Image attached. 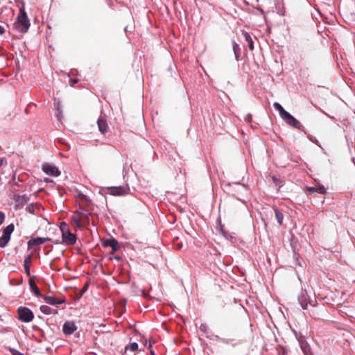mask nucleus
Listing matches in <instances>:
<instances>
[{"instance_id": "412c9836", "label": "nucleus", "mask_w": 355, "mask_h": 355, "mask_svg": "<svg viewBox=\"0 0 355 355\" xmlns=\"http://www.w3.org/2000/svg\"><path fill=\"white\" fill-rule=\"evenodd\" d=\"M243 35L245 40L248 44L249 49L251 51L254 50V42H253L250 35L248 32H243Z\"/></svg>"}, {"instance_id": "7c9ffc66", "label": "nucleus", "mask_w": 355, "mask_h": 355, "mask_svg": "<svg viewBox=\"0 0 355 355\" xmlns=\"http://www.w3.org/2000/svg\"><path fill=\"white\" fill-rule=\"evenodd\" d=\"M216 338L222 343L224 344H231L233 341L232 339H226V338H220L218 336H216Z\"/></svg>"}, {"instance_id": "ea45409f", "label": "nucleus", "mask_w": 355, "mask_h": 355, "mask_svg": "<svg viewBox=\"0 0 355 355\" xmlns=\"http://www.w3.org/2000/svg\"><path fill=\"white\" fill-rule=\"evenodd\" d=\"M272 180H273V182L276 184V185H279V180L275 177H272Z\"/></svg>"}, {"instance_id": "1a4fd4ad", "label": "nucleus", "mask_w": 355, "mask_h": 355, "mask_svg": "<svg viewBox=\"0 0 355 355\" xmlns=\"http://www.w3.org/2000/svg\"><path fill=\"white\" fill-rule=\"evenodd\" d=\"M102 245L103 247H110L112 248V254L117 252L120 248L119 243L114 238L103 240Z\"/></svg>"}, {"instance_id": "c9c22d12", "label": "nucleus", "mask_w": 355, "mask_h": 355, "mask_svg": "<svg viewBox=\"0 0 355 355\" xmlns=\"http://www.w3.org/2000/svg\"><path fill=\"white\" fill-rule=\"evenodd\" d=\"M5 219V214L2 211H0V225L3 223Z\"/></svg>"}, {"instance_id": "e433bc0d", "label": "nucleus", "mask_w": 355, "mask_h": 355, "mask_svg": "<svg viewBox=\"0 0 355 355\" xmlns=\"http://www.w3.org/2000/svg\"><path fill=\"white\" fill-rule=\"evenodd\" d=\"M60 110H62V105H61V103L60 102H58L55 104V112H59Z\"/></svg>"}, {"instance_id": "a19ab883", "label": "nucleus", "mask_w": 355, "mask_h": 355, "mask_svg": "<svg viewBox=\"0 0 355 355\" xmlns=\"http://www.w3.org/2000/svg\"><path fill=\"white\" fill-rule=\"evenodd\" d=\"M5 33V29L3 27L0 26V35H3Z\"/></svg>"}, {"instance_id": "aec40b11", "label": "nucleus", "mask_w": 355, "mask_h": 355, "mask_svg": "<svg viewBox=\"0 0 355 355\" xmlns=\"http://www.w3.org/2000/svg\"><path fill=\"white\" fill-rule=\"evenodd\" d=\"M232 186H236V187H239L240 188H241L242 189L245 190V187L244 184L240 183V182H232V183H225L224 185H223V189L225 191H226L227 192H230L231 190H230V188L232 187Z\"/></svg>"}, {"instance_id": "58836bf2", "label": "nucleus", "mask_w": 355, "mask_h": 355, "mask_svg": "<svg viewBox=\"0 0 355 355\" xmlns=\"http://www.w3.org/2000/svg\"><path fill=\"white\" fill-rule=\"evenodd\" d=\"M245 120L247 122H248V123L251 122V121H252V115L250 114H248L246 115V116L245 117Z\"/></svg>"}, {"instance_id": "a18cd8bd", "label": "nucleus", "mask_w": 355, "mask_h": 355, "mask_svg": "<svg viewBox=\"0 0 355 355\" xmlns=\"http://www.w3.org/2000/svg\"><path fill=\"white\" fill-rule=\"evenodd\" d=\"M150 355H155V352L153 350H150Z\"/></svg>"}, {"instance_id": "473e14b6", "label": "nucleus", "mask_w": 355, "mask_h": 355, "mask_svg": "<svg viewBox=\"0 0 355 355\" xmlns=\"http://www.w3.org/2000/svg\"><path fill=\"white\" fill-rule=\"evenodd\" d=\"M8 164V162H7V160L6 158L4 157H2V158H0V168L3 166H7Z\"/></svg>"}, {"instance_id": "6e6552de", "label": "nucleus", "mask_w": 355, "mask_h": 355, "mask_svg": "<svg viewBox=\"0 0 355 355\" xmlns=\"http://www.w3.org/2000/svg\"><path fill=\"white\" fill-rule=\"evenodd\" d=\"M297 300L301 307L304 310L308 308L309 304H311V302L306 290H301V292L297 297Z\"/></svg>"}, {"instance_id": "f257e3e1", "label": "nucleus", "mask_w": 355, "mask_h": 355, "mask_svg": "<svg viewBox=\"0 0 355 355\" xmlns=\"http://www.w3.org/2000/svg\"><path fill=\"white\" fill-rule=\"evenodd\" d=\"M30 21L24 8H21L16 21L13 24L14 28L21 33H26L30 27Z\"/></svg>"}, {"instance_id": "b1692460", "label": "nucleus", "mask_w": 355, "mask_h": 355, "mask_svg": "<svg viewBox=\"0 0 355 355\" xmlns=\"http://www.w3.org/2000/svg\"><path fill=\"white\" fill-rule=\"evenodd\" d=\"M275 218L279 225H282L283 219H284V215L277 208H275Z\"/></svg>"}, {"instance_id": "423d86ee", "label": "nucleus", "mask_w": 355, "mask_h": 355, "mask_svg": "<svg viewBox=\"0 0 355 355\" xmlns=\"http://www.w3.org/2000/svg\"><path fill=\"white\" fill-rule=\"evenodd\" d=\"M15 230V226L12 223L7 225L3 230V234L1 236H0V248H4L8 243L10 236Z\"/></svg>"}, {"instance_id": "37998d69", "label": "nucleus", "mask_w": 355, "mask_h": 355, "mask_svg": "<svg viewBox=\"0 0 355 355\" xmlns=\"http://www.w3.org/2000/svg\"><path fill=\"white\" fill-rule=\"evenodd\" d=\"M73 83L75 84V83H78V80L77 79H74L72 80Z\"/></svg>"}, {"instance_id": "c85d7f7f", "label": "nucleus", "mask_w": 355, "mask_h": 355, "mask_svg": "<svg viewBox=\"0 0 355 355\" xmlns=\"http://www.w3.org/2000/svg\"><path fill=\"white\" fill-rule=\"evenodd\" d=\"M307 137L311 142L315 144L317 146L321 148V145L319 141L315 137L312 136L311 135H308Z\"/></svg>"}, {"instance_id": "c756f323", "label": "nucleus", "mask_w": 355, "mask_h": 355, "mask_svg": "<svg viewBox=\"0 0 355 355\" xmlns=\"http://www.w3.org/2000/svg\"><path fill=\"white\" fill-rule=\"evenodd\" d=\"M60 228L62 232V234L69 231L68 229L67 224L64 222L60 223Z\"/></svg>"}, {"instance_id": "72a5a7b5", "label": "nucleus", "mask_w": 355, "mask_h": 355, "mask_svg": "<svg viewBox=\"0 0 355 355\" xmlns=\"http://www.w3.org/2000/svg\"><path fill=\"white\" fill-rule=\"evenodd\" d=\"M154 342H151L150 340L149 341L148 344L147 343V340L146 339H144V345L148 348V349H150L153 346V344Z\"/></svg>"}, {"instance_id": "c03bdc74", "label": "nucleus", "mask_w": 355, "mask_h": 355, "mask_svg": "<svg viewBox=\"0 0 355 355\" xmlns=\"http://www.w3.org/2000/svg\"><path fill=\"white\" fill-rule=\"evenodd\" d=\"M325 114L327 115L331 119H332V120L335 119L334 116H330L327 114Z\"/></svg>"}, {"instance_id": "20e7f679", "label": "nucleus", "mask_w": 355, "mask_h": 355, "mask_svg": "<svg viewBox=\"0 0 355 355\" xmlns=\"http://www.w3.org/2000/svg\"><path fill=\"white\" fill-rule=\"evenodd\" d=\"M107 193L114 196H124L130 192V187L128 184L119 187H109L106 188Z\"/></svg>"}, {"instance_id": "4468645a", "label": "nucleus", "mask_w": 355, "mask_h": 355, "mask_svg": "<svg viewBox=\"0 0 355 355\" xmlns=\"http://www.w3.org/2000/svg\"><path fill=\"white\" fill-rule=\"evenodd\" d=\"M14 199L16 202V206L22 207L25 204H26L28 202L30 198L26 194H24V195L16 194V195H15Z\"/></svg>"}, {"instance_id": "2f4dec72", "label": "nucleus", "mask_w": 355, "mask_h": 355, "mask_svg": "<svg viewBox=\"0 0 355 355\" xmlns=\"http://www.w3.org/2000/svg\"><path fill=\"white\" fill-rule=\"evenodd\" d=\"M9 351L10 352L12 355H24L23 353L20 352L19 351L14 348H10Z\"/></svg>"}, {"instance_id": "f8f14e48", "label": "nucleus", "mask_w": 355, "mask_h": 355, "mask_svg": "<svg viewBox=\"0 0 355 355\" xmlns=\"http://www.w3.org/2000/svg\"><path fill=\"white\" fill-rule=\"evenodd\" d=\"M62 243L66 245H73L76 242V236L74 234L68 231L62 234Z\"/></svg>"}, {"instance_id": "cd10ccee", "label": "nucleus", "mask_w": 355, "mask_h": 355, "mask_svg": "<svg viewBox=\"0 0 355 355\" xmlns=\"http://www.w3.org/2000/svg\"><path fill=\"white\" fill-rule=\"evenodd\" d=\"M138 349V344L135 342L130 343L129 346H126L125 348V353L127 352L128 350H130L132 352H135Z\"/></svg>"}, {"instance_id": "5701e85b", "label": "nucleus", "mask_w": 355, "mask_h": 355, "mask_svg": "<svg viewBox=\"0 0 355 355\" xmlns=\"http://www.w3.org/2000/svg\"><path fill=\"white\" fill-rule=\"evenodd\" d=\"M273 107L276 110L279 112V114L281 118H282L288 112L279 103H274Z\"/></svg>"}, {"instance_id": "f704fd0d", "label": "nucleus", "mask_w": 355, "mask_h": 355, "mask_svg": "<svg viewBox=\"0 0 355 355\" xmlns=\"http://www.w3.org/2000/svg\"><path fill=\"white\" fill-rule=\"evenodd\" d=\"M55 116L57 117L58 120L60 121L63 117L62 110H60L59 112H55Z\"/></svg>"}, {"instance_id": "39448f33", "label": "nucleus", "mask_w": 355, "mask_h": 355, "mask_svg": "<svg viewBox=\"0 0 355 355\" xmlns=\"http://www.w3.org/2000/svg\"><path fill=\"white\" fill-rule=\"evenodd\" d=\"M282 119L287 125L306 133L304 125L288 112Z\"/></svg>"}, {"instance_id": "bb28decb", "label": "nucleus", "mask_w": 355, "mask_h": 355, "mask_svg": "<svg viewBox=\"0 0 355 355\" xmlns=\"http://www.w3.org/2000/svg\"><path fill=\"white\" fill-rule=\"evenodd\" d=\"M35 207H40V205L31 203L26 207V211L30 214H35Z\"/></svg>"}, {"instance_id": "7ed1b4c3", "label": "nucleus", "mask_w": 355, "mask_h": 355, "mask_svg": "<svg viewBox=\"0 0 355 355\" xmlns=\"http://www.w3.org/2000/svg\"><path fill=\"white\" fill-rule=\"evenodd\" d=\"M295 336L297 340L300 347L303 352L304 355H313L311 352V349L309 344L307 343L306 339L304 336H303L300 332H297V331H293Z\"/></svg>"}, {"instance_id": "f3484780", "label": "nucleus", "mask_w": 355, "mask_h": 355, "mask_svg": "<svg viewBox=\"0 0 355 355\" xmlns=\"http://www.w3.org/2000/svg\"><path fill=\"white\" fill-rule=\"evenodd\" d=\"M97 124L98 130L102 134H105L107 132V123L102 117L98 118Z\"/></svg>"}, {"instance_id": "9b49d317", "label": "nucleus", "mask_w": 355, "mask_h": 355, "mask_svg": "<svg viewBox=\"0 0 355 355\" xmlns=\"http://www.w3.org/2000/svg\"><path fill=\"white\" fill-rule=\"evenodd\" d=\"M42 170L46 175L53 177H58L60 174V172L56 166L49 164H43Z\"/></svg>"}, {"instance_id": "9d476101", "label": "nucleus", "mask_w": 355, "mask_h": 355, "mask_svg": "<svg viewBox=\"0 0 355 355\" xmlns=\"http://www.w3.org/2000/svg\"><path fill=\"white\" fill-rule=\"evenodd\" d=\"M78 329V327L73 321H66L62 325V331L64 335L73 334Z\"/></svg>"}, {"instance_id": "a211bd4d", "label": "nucleus", "mask_w": 355, "mask_h": 355, "mask_svg": "<svg viewBox=\"0 0 355 355\" xmlns=\"http://www.w3.org/2000/svg\"><path fill=\"white\" fill-rule=\"evenodd\" d=\"M29 286H30V288H31V292L36 297H42V295L40 291L39 290L38 287L37 286L35 283L32 279L29 280Z\"/></svg>"}, {"instance_id": "0eeeda50", "label": "nucleus", "mask_w": 355, "mask_h": 355, "mask_svg": "<svg viewBox=\"0 0 355 355\" xmlns=\"http://www.w3.org/2000/svg\"><path fill=\"white\" fill-rule=\"evenodd\" d=\"M19 319L24 322H30L34 318L33 311L24 306H20L17 309Z\"/></svg>"}, {"instance_id": "ddd939ff", "label": "nucleus", "mask_w": 355, "mask_h": 355, "mask_svg": "<svg viewBox=\"0 0 355 355\" xmlns=\"http://www.w3.org/2000/svg\"><path fill=\"white\" fill-rule=\"evenodd\" d=\"M51 241L49 238L36 237L30 239L28 241V249L30 250L34 246L40 245L44 243L46 241Z\"/></svg>"}, {"instance_id": "6ab92c4d", "label": "nucleus", "mask_w": 355, "mask_h": 355, "mask_svg": "<svg viewBox=\"0 0 355 355\" xmlns=\"http://www.w3.org/2000/svg\"><path fill=\"white\" fill-rule=\"evenodd\" d=\"M31 259H32L31 254H28L25 258L24 261V270L28 277H31L30 263L31 261Z\"/></svg>"}, {"instance_id": "f03ea898", "label": "nucleus", "mask_w": 355, "mask_h": 355, "mask_svg": "<svg viewBox=\"0 0 355 355\" xmlns=\"http://www.w3.org/2000/svg\"><path fill=\"white\" fill-rule=\"evenodd\" d=\"M89 215L90 213L87 209L80 207L75 212L72 219L77 227L86 226L89 223Z\"/></svg>"}, {"instance_id": "49530a36", "label": "nucleus", "mask_w": 355, "mask_h": 355, "mask_svg": "<svg viewBox=\"0 0 355 355\" xmlns=\"http://www.w3.org/2000/svg\"><path fill=\"white\" fill-rule=\"evenodd\" d=\"M220 231H221L223 233H224V232H223V230L222 227L220 228Z\"/></svg>"}, {"instance_id": "4be33fe9", "label": "nucleus", "mask_w": 355, "mask_h": 355, "mask_svg": "<svg viewBox=\"0 0 355 355\" xmlns=\"http://www.w3.org/2000/svg\"><path fill=\"white\" fill-rule=\"evenodd\" d=\"M232 49L235 55V58L236 60H239L241 48L239 44H237L235 41L232 42Z\"/></svg>"}, {"instance_id": "79ce46f5", "label": "nucleus", "mask_w": 355, "mask_h": 355, "mask_svg": "<svg viewBox=\"0 0 355 355\" xmlns=\"http://www.w3.org/2000/svg\"><path fill=\"white\" fill-rule=\"evenodd\" d=\"M113 259H116V260H120L121 258L119 256H115L113 257Z\"/></svg>"}, {"instance_id": "dca6fc26", "label": "nucleus", "mask_w": 355, "mask_h": 355, "mask_svg": "<svg viewBox=\"0 0 355 355\" xmlns=\"http://www.w3.org/2000/svg\"><path fill=\"white\" fill-rule=\"evenodd\" d=\"M308 191L310 194H313L315 193L324 194L326 193L325 187L322 184H318L315 187H309Z\"/></svg>"}, {"instance_id": "a878e982", "label": "nucleus", "mask_w": 355, "mask_h": 355, "mask_svg": "<svg viewBox=\"0 0 355 355\" xmlns=\"http://www.w3.org/2000/svg\"><path fill=\"white\" fill-rule=\"evenodd\" d=\"M19 182H21V180L20 179V178L17 177L16 175L14 174L12 175V177L11 178L10 180L9 181V184L12 186L18 187L19 186L18 183Z\"/></svg>"}, {"instance_id": "2eb2a0df", "label": "nucleus", "mask_w": 355, "mask_h": 355, "mask_svg": "<svg viewBox=\"0 0 355 355\" xmlns=\"http://www.w3.org/2000/svg\"><path fill=\"white\" fill-rule=\"evenodd\" d=\"M44 300L46 303L53 306L61 304L64 302L63 299L56 298L54 296H45L44 297Z\"/></svg>"}, {"instance_id": "393cba45", "label": "nucleus", "mask_w": 355, "mask_h": 355, "mask_svg": "<svg viewBox=\"0 0 355 355\" xmlns=\"http://www.w3.org/2000/svg\"><path fill=\"white\" fill-rule=\"evenodd\" d=\"M42 313L46 315H51L54 313V310L46 305H42L40 308Z\"/></svg>"}, {"instance_id": "4c0bfd02", "label": "nucleus", "mask_w": 355, "mask_h": 355, "mask_svg": "<svg viewBox=\"0 0 355 355\" xmlns=\"http://www.w3.org/2000/svg\"><path fill=\"white\" fill-rule=\"evenodd\" d=\"M87 288H88V284L86 283L85 284V286H83V288L81 289L80 294L81 295L84 294L87 291Z\"/></svg>"}]
</instances>
